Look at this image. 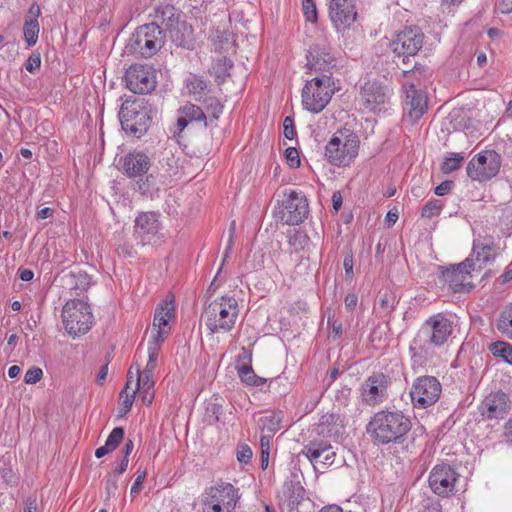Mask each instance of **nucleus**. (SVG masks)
Masks as SVG:
<instances>
[{
	"instance_id": "f257e3e1",
	"label": "nucleus",
	"mask_w": 512,
	"mask_h": 512,
	"mask_svg": "<svg viewBox=\"0 0 512 512\" xmlns=\"http://www.w3.org/2000/svg\"><path fill=\"white\" fill-rule=\"evenodd\" d=\"M410 418L401 411L383 410L374 414L367 425V433L382 445L402 443L411 430Z\"/></svg>"
},
{
	"instance_id": "f03ea898",
	"label": "nucleus",
	"mask_w": 512,
	"mask_h": 512,
	"mask_svg": "<svg viewBox=\"0 0 512 512\" xmlns=\"http://www.w3.org/2000/svg\"><path fill=\"white\" fill-rule=\"evenodd\" d=\"M239 312V305L234 297L222 296L205 306L201 321L212 334L228 333L234 328Z\"/></svg>"
},
{
	"instance_id": "7ed1b4c3",
	"label": "nucleus",
	"mask_w": 512,
	"mask_h": 512,
	"mask_svg": "<svg viewBox=\"0 0 512 512\" xmlns=\"http://www.w3.org/2000/svg\"><path fill=\"white\" fill-rule=\"evenodd\" d=\"M151 112L143 100L125 101L119 111L123 130L137 138L141 137L150 125Z\"/></svg>"
},
{
	"instance_id": "20e7f679",
	"label": "nucleus",
	"mask_w": 512,
	"mask_h": 512,
	"mask_svg": "<svg viewBox=\"0 0 512 512\" xmlns=\"http://www.w3.org/2000/svg\"><path fill=\"white\" fill-rule=\"evenodd\" d=\"M335 84L330 75L322 74L307 81L302 90V104L313 113L321 112L334 94Z\"/></svg>"
},
{
	"instance_id": "39448f33",
	"label": "nucleus",
	"mask_w": 512,
	"mask_h": 512,
	"mask_svg": "<svg viewBox=\"0 0 512 512\" xmlns=\"http://www.w3.org/2000/svg\"><path fill=\"white\" fill-rule=\"evenodd\" d=\"M62 318L67 333L72 337H77L90 330L93 315L86 302L71 299L63 307Z\"/></svg>"
},
{
	"instance_id": "423d86ee",
	"label": "nucleus",
	"mask_w": 512,
	"mask_h": 512,
	"mask_svg": "<svg viewBox=\"0 0 512 512\" xmlns=\"http://www.w3.org/2000/svg\"><path fill=\"white\" fill-rule=\"evenodd\" d=\"M359 140L354 133H336L325 148V156L335 166H347L358 154Z\"/></svg>"
},
{
	"instance_id": "0eeeda50",
	"label": "nucleus",
	"mask_w": 512,
	"mask_h": 512,
	"mask_svg": "<svg viewBox=\"0 0 512 512\" xmlns=\"http://www.w3.org/2000/svg\"><path fill=\"white\" fill-rule=\"evenodd\" d=\"M501 167L500 155L487 150L479 153L467 165V175L474 181H487L497 175Z\"/></svg>"
},
{
	"instance_id": "6e6552de",
	"label": "nucleus",
	"mask_w": 512,
	"mask_h": 512,
	"mask_svg": "<svg viewBox=\"0 0 512 512\" xmlns=\"http://www.w3.org/2000/svg\"><path fill=\"white\" fill-rule=\"evenodd\" d=\"M441 384L433 376H422L415 380L410 390L415 408L425 409L434 405L441 394Z\"/></svg>"
},
{
	"instance_id": "1a4fd4ad",
	"label": "nucleus",
	"mask_w": 512,
	"mask_h": 512,
	"mask_svg": "<svg viewBox=\"0 0 512 512\" xmlns=\"http://www.w3.org/2000/svg\"><path fill=\"white\" fill-rule=\"evenodd\" d=\"M286 196V199L283 201L278 211V216L285 224L298 225L302 223L309 214L308 200L302 192L295 190H291Z\"/></svg>"
},
{
	"instance_id": "9d476101",
	"label": "nucleus",
	"mask_w": 512,
	"mask_h": 512,
	"mask_svg": "<svg viewBox=\"0 0 512 512\" xmlns=\"http://www.w3.org/2000/svg\"><path fill=\"white\" fill-rule=\"evenodd\" d=\"M391 90L377 80H367L360 86V105L369 111H381L388 103Z\"/></svg>"
},
{
	"instance_id": "9b49d317",
	"label": "nucleus",
	"mask_w": 512,
	"mask_h": 512,
	"mask_svg": "<svg viewBox=\"0 0 512 512\" xmlns=\"http://www.w3.org/2000/svg\"><path fill=\"white\" fill-rule=\"evenodd\" d=\"M424 34L417 26H408L400 31L391 42L392 51L398 56H414L422 48Z\"/></svg>"
},
{
	"instance_id": "f8f14e48",
	"label": "nucleus",
	"mask_w": 512,
	"mask_h": 512,
	"mask_svg": "<svg viewBox=\"0 0 512 512\" xmlns=\"http://www.w3.org/2000/svg\"><path fill=\"white\" fill-rule=\"evenodd\" d=\"M125 81L133 93H150L156 87L155 70L148 65H132L125 73Z\"/></svg>"
},
{
	"instance_id": "ddd939ff",
	"label": "nucleus",
	"mask_w": 512,
	"mask_h": 512,
	"mask_svg": "<svg viewBox=\"0 0 512 512\" xmlns=\"http://www.w3.org/2000/svg\"><path fill=\"white\" fill-rule=\"evenodd\" d=\"M475 269V263L472 258H467L465 261L452 265L450 268L441 270V278L449 285V288L454 293L470 291L473 287L468 281L471 270Z\"/></svg>"
},
{
	"instance_id": "4468645a",
	"label": "nucleus",
	"mask_w": 512,
	"mask_h": 512,
	"mask_svg": "<svg viewBox=\"0 0 512 512\" xmlns=\"http://www.w3.org/2000/svg\"><path fill=\"white\" fill-rule=\"evenodd\" d=\"M423 333L428 337L429 344L443 346L453 332V322L443 313L429 317L422 326Z\"/></svg>"
},
{
	"instance_id": "2eb2a0df",
	"label": "nucleus",
	"mask_w": 512,
	"mask_h": 512,
	"mask_svg": "<svg viewBox=\"0 0 512 512\" xmlns=\"http://www.w3.org/2000/svg\"><path fill=\"white\" fill-rule=\"evenodd\" d=\"M390 379L383 373H373L362 385V399L371 406L382 403L387 397Z\"/></svg>"
},
{
	"instance_id": "dca6fc26",
	"label": "nucleus",
	"mask_w": 512,
	"mask_h": 512,
	"mask_svg": "<svg viewBox=\"0 0 512 512\" xmlns=\"http://www.w3.org/2000/svg\"><path fill=\"white\" fill-rule=\"evenodd\" d=\"M316 470L325 469L331 466L336 457L330 443L326 441H310L302 450Z\"/></svg>"
},
{
	"instance_id": "f3484780",
	"label": "nucleus",
	"mask_w": 512,
	"mask_h": 512,
	"mask_svg": "<svg viewBox=\"0 0 512 512\" xmlns=\"http://www.w3.org/2000/svg\"><path fill=\"white\" fill-rule=\"evenodd\" d=\"M329 17L338 31L349 28L357 17L353 1L331 0L329 3Z\"/></svg>"
},
{
	"instance_id": "a211bd4d",
	"label": "nucleus",
	"mask_w": 512,
	"mask_h": 512,
	"mask_svg": "<svg viewBox=\"0 0 512 512\" xmlns=\"http://www.w3.org/2000/svg\"><path fill=\"white\" fill-rule=\"evenodd\" d=\"M457 474L448 465L435 466L429 475V485L434 493L439 496H447L454 489Z\"/></svg>"
},
{
	"instance_id": "6ab92c4d",
	"label": "nucleus",
	"mask_w": 512,
	"mask_h": 512,
	"mask_svg": "<svg viewBox=\"0 0 512 512\" xmlns=\"http://www.w3.org/2000/svg\"><path fill=\"white\" fill-rule=\"evenodd\" d=\"M336 60L325 46L315 44L310 47L307 54V67L311 72L327 74L332 77L331 69L335 67Z\"/></svg>"
},
{
	"instance_id": "aec40b11",
	"label": "nucleus",
	"mask_w": 512,
	"mask_h": 512,
	"mask_svg": "<svg viewBox=\"0 0 512 512\" xmlns=\"http://www.w3.org/2000/svg\"><path fill=\"white\" fill-rule=\"evenodd\" d=\"M159 230L158 217L153 212L141 213L135 220L134 236L142 246L151 242Z\"/></svg>"
},
{
	"instance_id": "412c9836",
	"label": "nucleus",
	"mask_w": 512,
	"mask_h": 512,
	"mask_svg": "<svg viewBox=\"0 0 512 512\" xmlns=\"http://www.w3.org/2000/svg\"><path fill=\"white\" fill-rule=\"evenodd\" d=\"M405 89L406 118L411 123H415L427 110V97L421 90H417L413 84L405 87Z\"/></svg>"
},
{
	"instance_id": "4be33fe9",
	"label": "nucleus",
	"mask_w": 512,
	"mask_h": 512,
	"mask_svg": "<svg viewBox=\"0 0 512 512\" xmlns=\"http://www.w3.org/2000/svg\"><path fill=\"white\" fill-rule=\"evenodd\" d=\"M122 169L124 174L129 178H136L146 174L151 167L150 157L142 152L134 150L122 159Z\"/></svg>"
},
{
	"instance_id": "5701e85b",
	"label": "nucleus",
	"mask_w": 512,
	"mask_h": 512,
	"mask_svg": "<svg viewBox=\"0 0 512 512\" xmlns=\"http://www.w3.org/2000/svg\"><path fill=\"white\" fill-rule=\"evenodd\" d=\"M508 410L509 399L503 392L489 394L485 397L480 406L482 416L487 419L503 418Z\"/></svg>"
},
{
	"instance_id": "b1692460",
	"label": "nucleus",
	"mask_w": 512,
	"mask_h": 512,
	"mask_svg": "<svg viewBox=\"0 0 512 512\" xmlns=\"http://www.w3.org/2000/svg\"><path fill=\"white\" fill-rule=\"evenodd\" d=\"M175 317V307L173 304V300L165 299L155 309L153 326L151 329V336L154 334H158V332L163 333V339H166L169 335L170 328H168V323L171 319Z\"/></svg>"
},
{
	"instance_id": "393cba45",
	"label": "nucleus",
	"mask_w": 512,
	"mask_h": 512,
	"mask_svg": "<svg viewBox=\"0 0 512 512\" xmlns=\"http://www.w3.org/2000/svg\"><path fill=\"white\" fill-rule=\"evenodd\" d=\"M163 45L154 39H147L146 34L136 29L135 33L129 39L127 48L130 52L139 54L143 57H151L156 54Z\"/></svg>"
},
{
	"instance_id": "a878e982",
	"label": "nucleus",
	"mask_w": 512,
	"mask_h": 512,
	"mask_svg": "<svg viewBox=\"0 0 512 512\" xmlns=\"http://www.w3.org/2000/svg\"><path fill=\"white\" fill-rule=\"evenodd\" d=\"M207 495L211 497L212 502H217L224 507L226 512H231L235 508L238 500L237 490L231 484L211 487Z\"/></svg>"
},
{
	"instance_id": "bb28decb",
	"label": "nucleus",
	"mask_w": 512,
	"mask_h": 512,
	"mask_svg": "<svg viewBox=\"0 0 512 512\" xmlns=\"http://www.w3.org/2000/svg\"><path fill=\"white\" fill-rule=\"evenodd\" d=\"M169 37L178 47L190 48L193 44V29L185 21L171 22L168 28Z\"/></svg>"
},
{
	"instance_id": "cd10ccee",
	"label": "nucleus",
	"mask_w": 512,
	"mask_h": 512,
	"mask_svg": "<svg viewBox=\"0 0 512 512\" xmlns=\"http://www.w3.org/2000/svg\"><path fill=\"white\" fill-rule=\"evenodd\" d=\"M66 283L71 290H75V295L78 296L90 286V277L87 273L79 271L77 273H71Z\"/></svg>"
},
{
	"instance_id": "c85d7f7f",
	"label": "nucleus",
	"mask_w": 512,
	"mask_h": 512,
	"mask_svg": "<svg viewBox=\"0 0 512 512\" xmlns=\"http://www.w3.org/2000/svg\"><path fill=\"white\" fill-rule=\"evenodd\" d=\"M496 327L500 333L512 339V302L501 311Z\"/></svg>"
},
{
	"instance_id": "c756f323",
	"label": "nucleus",
	"mask_w": 512,
	"mask_h": 512,
	"mask_svg": "<svg viewBox=\"0 0 512 512\" xmlns=\"http://www.w3.org/2000/svg\"><path fill=\"white\" fill-rule=\"evenodd\" d=\"M241 381L247 385L259 387L266 383V379L255 374L251 365L236 366Z\"/></svg>"
},
{
	"instance_id": "7c9ffc66",
	"label": "nucleus",
	"mask_w": 512,
	"mask_h": 512,
	"mask_svg": "<svg viewBox=\"0 0 512 512\" xmlns=\"http://www.w3.org/2000/svg\"><path fill=\"white\" fill-rule=\"evenodd\" d=\"M233 63L226 56L218 58L212 67V73L215 76L218 84L223 83L226 78L230 75L229 70L232 68Z\"/></svg>"
},
{
	"instance_id": "2f4dec72",
	"label": "nucleus",
	"mask_w": 512,
	"mask_h": 512,
	"mask_svg": "<svg viewBox=\"0 0 512 512\" xmlns=\"http://www.w3.org/2000/svg\"><path fill=\"white\" fill-rule=\"evenodd\" d=\"M281 412H273L269 415L261 417L259 423L262 431H267L269 435H273L281 428Z\"/></svg>"
},
{
	"instance_id": "473e14b6",
	"label": "nucleus",
	"mask_w": 512,
	"mask_h": 512,
	"mask_svg": "<svg viewBox=\"0 0 512 512\" xmlns=\"http://www.w3.org/2000/svg\"><path fill=\"white\" fill-rule=\"evenodd\" d=\"M490 351L495 357H501L505 362L512 364V346L503 341H496L490 345Z\"/></svg>"
},
{
	"instance_id": "72a5a7b5",
	"label": "nucleus",
	"mask_w": 512,
	"mask_h": 512,
	"mask_svg": "<svg viewBox=\"0 0 512 512\" xmlns=\"http://www.w3.org/2000/svg\"><path fill=\"white\" fill-rule=\"evenodd\" d=\"M181 114L185 115L190 122L200 121L203 122L204 126H207L206 116L203 110L194 104H186L181 109Z\"/></svg>"
},
{
	"instance_id": "f704fd0d",
	"label": "nucleus",
	"mask_w": 512,
	"mask_h": 512,
	"mask_svg": "<svg viewBox=\"0 0 512 512\" xmlns=\"http://www.w3.org/2000/svg\"><path fill=\"white\" fill-rule=\"evenodd\" d=\"M164 341L162 332L151 336V339L148 341V361L158 362L160 348Z\"/></svg>"
},
{
	"instance_id": "c9c22d12",
	"label": "nucleus",
	"mask_w": 512,
	"mask_h": 512,
	"mask_svg": "<svg viewBox=\"0 0 512 512\" xmlns=\"http://www.w3.org/2000/svg\"><path fill=\"white\" fill-rule=\"evenodd\" d=\"M137 29L140 32H143V34H146L147 39H154L156 42H160L161 45L164 44L163 31L156 23L145 24Z\"/></svg>"
},
{
	"instance_id": "e433bc0d",
	"label": "nucleus",
	"mask_w": 512,
	"mask_h": 512,
	"mask_svg": "<svg viewBox=\"0 0 512 512\" xmlns=\"http://www.w3.org/2000/svg\"><path fill=\"white\" fill-rule=\"evenodd\" d=\"M23 33L28 46L35 45L38 40L39 23L33 22V20H25Z\"/></svg>"
},
{
	"instance_id": "4c0bfd02",
	"label": "nucleus",
	"mask_w": 512,
	"mask_h": 512,
	"mask_svg": "<svg viewBox=\"0 0 512 512\" xmlns=\"http://www.w3.org/2000/svg\"><path fill=\"white\" fill-rule=\"evenodd\" d=\"M136 384L135 389L153 390L154 380L153 374H146L140 370V366L136 365L135 368Z\"/></svg>"
},
{
	"instance_id": "58836bf2",
	"label": "nucleus",
	"mask_w": 512,
	"mask_h": 512,
	"mask_svg": "<svg viewBox=\"0 0 512 512\" xmlns=\"http://www.w3.org/2000/svg\"><path fill=\"white\" fill-rule=\"evenodd\" d=\"M464 161V156L460 153H450L444 159L442 165V171L444 173H450L458 168H460L462 162Z\"/></svg>"
},
{
	"instance_id": "ea45409f",
	"label": "nucleus",
	"mask_w": 512,
	"mask_h": 512,
	"mask_svg": "<svg viewBox=\"0 0 512 512\" xmlns=\"http://www.w3.org/2000/svg\"><path fill=\"white\" fill-rule=\"evenodd\" d=\"M308 243V236L300 231H296L289 236V245L293 247L296 252L304 250Z\"/></svg>"
},
{
	"instance_id": "a19ab883",
	"label": "nucleus",
	"mask_w": 512,
	"mask_h": 512,
	"mask_svg": "<svg viewBox=\"0 0 512 512\" xmlns=\"http://www.w3.org/2000/svg\"><path fill=\"white\" fill-rule=\"evenodd\" d=\"M443 208V204L440 200H432L424 205L421 211V216L424 218L431 219L434 216L439 215Z\"/></svg>"
},
{
	"instance_id": "79ce46f5",
	"label": "nucleus",
	"mask_w": 512,
	"mask_h": 512,
	"mask_svg": "<svg viewBox=\"0 0 512 512\" xmlns=\"http://www.w3.org/2000/svg\"><path fill=\"white\" fill-rule=\"evenodd\" d=\"M124 437V430L121 427H116L112 430L110 435L108 436L105 445L111 451L115 450L117 446L121 443Z\"/></svg>"
},
{
	"instance_id": "37998d69",
	"label": "nucleus",
	"mask_w": 512,
	"mask_h": 512,
	"mask_svg": "<svg viewBox=\"0 0 512 512\" xmlns=\"http://www.w3.org/2000/svg\"><path fill=\"white\" fill-rule=\"evenodd\" d=\"M187 89L190 94L200 95L206 89V83L197 76H191L187 79Z\"/></svg>"
},
{
	"instance_id": "c03bdc74",
	"label": "nucleus",
	"mask_w": 512,
	"mask_h": 512,
	"mask_svg": "<svg viewBox=\"0 0 512 512\" xmlns=\"http://www.w3.org/2000/svg\"><path fill=\"white\" fill-rule=\"evenodd\" d=\"M135 394L136 389H131V391H129L128 386H125L124 389L121 391L120 398L122 399L121 405L124 413L128 412L132 407Z\"/></svg>"
},
{
	"instance_id": "a18cd8bd",
	"label": "nucleus",
	"mask_w": 512,
	"mask_h": 512,
	"mask_svg": "<svg viewBox=\"0 0 512 512\" xmlns=\"http://www.w3.org/2000/svg\"><path fill=\"white\" fill-rule=\"evenodd\" d=\"M218 40H214V49L219 53H228L229 51H234V42L230 41V39L224 35L217 36Z\"/></svg>"
},
{
	"instance_id": "49530a36",
	"label": "nucleus",
	"mask_w": 512,
	"mask_h": 512,
	"mask_svg": "<svg viewBox=\"0 0 512 512\" xmlns=\"http://www.w3.org/2000/svg\"><path fill=\"white\" fill-rule=\"evenodd\" d=\"M337 420H338V416L335 414L323 415L318 424V433L319 434L331 433V429H328V428L326 429V427L336 424Z\"/></svg>"
},
{
	"instance_id": "de8ad7c7",
	"label": "nucleus",
	"mask_w": 512,
	"mask_h": 512,
	"mask_svg": "<svg viewBox=\"0 0 512 512\" xmlns=\"http://www.w3.org/2000/svg\"><path fill=\"white\" fill-rule=\"evenodd\" d=\"M302 7L306 20L310 22H316L317 9L313 0H303Z\"/></svg>"
},
{
	"instance_id": "09e8293b",
	"label": "nucleus",
	"mask_w": 512,
	"mask_h": 512,
	"mask_svg": "<svg viewBox=\"0 0 512 512\" xmlns=\"http://www.w3.org/2000/svg\"><path fill=\"white\" fill-rule=\"evenodd\" d=\"M205 103L207 105L208 111L211 112L212 117L214 119H218L219 115L223 111V105L221 104V102L214 97H209L205 100Z\"/></svg>"
},
{
	"instance_id": "8fccbe9b",
	"label": "nucleus",
	"mask_w": 512,
	"mask_h": 512,
	"mask_svg": "<svg viewBox=\"0 0 512 512\" xmlns=\"http://www.w3.org/2000/svg\"><path fill=\"white\" fill-rule=\"evenodd\" d=\"M42 376V369L38 367H32L25 373L24 382L26 384H35L41 380Z\"/></svg>"
},
{
	"instance_id": "3c124183",
	"label": "nucleus",
	"mask_w": 512,
	"mask_h": 512,
	"mask_svg": "<svg viewBox=\"0 0 512 512\" xmlns=\"http://www.w3.org/2000/svg\"><path fill=\"white\" fill-rule=\"evenodd\" d=\"M285 155H286L287 163L289 164L290 167H292V168L299 167L300 158H299V153H298L297 149L292 148V147L287 148L285 151Z\"/></svg>"
},
{
	"instance_id": "603ef678",
	"label": "nucleus",
	"mask_w": 512,
	"mask_h": 512,
	"mask_svg": "<svg viewBox=\"0 0 512 512\" xmlns=\"http://www.w3.org/2000/svg\"><path fill=\"white\" fill-rule=\"evenodd\" d=\"M252 450L248 445H240L237 450V459L241 463H248L252 458Z\"/></svg>"
},
{
	"instance_id": "864d4df0",
	"label": "nucleus",
	"mask_w": 512,
	"mask_h": 512,
	"mask_svg": "<svg viewBox=\"0 0 512 512\" xmlns=\"http://www.w3.org/2000/svg\"><path fill=\"white\" fill-rule=\"evenodd\" d=\"M117 483H118V475H116V473H112V474L108 475L107 480H106V486H105L106 493L108 496L115 495V492L118 489Z\"/></svg>"
},
{
	"instance_id": "5fc2aeb1",
	"label": "nucleus",
	"mask_w": 512,
	"mask_h": 512,
	"mask_svg": "<svg viewBox=\"0 0 512 512\" xmlns=\"http://www.w3.org/2000/svg\"><path fill=\"white\" fill-rule=\"evenodd\" d=\"M41 65V58L38 54H32L25 63V68L30 73L36 72Z\"/></svg>"
},
{
	"instance_id": "6e6d98bb",
	"label": "nucleus",
	"mask_w": 512,
	"mask_h": 512,
	"mask_svg": "<svg viewBox=\"0 0 512 512\" xmlns=\"http://www.w3.org/2000/svg\"><path fill=\"white\" fill-rule=\"evenodd\" d=\"M283 126H284V136L287 139L292 140L296 136V130L293 125V120L291 119V117H286L284 119Z\"/></svg>"
},
{
	"instance_id": "4d7b16f0",
	"label": "nucleus",
	"mask_w": 512,
	"mask_h": 512,
	"mask_svg": "<svg viewBox=\"0 0 512 512\" xmlns=\"http://www.w3.org/2000/svg\"><path fill=\"white\" fill-rule=\"evenodd\" d=\"M146 478V472L145 471H138L136 479L131 487V494L136 495L140 492L141 486Z\"/></svg>"
},
{
	"instance_id": "13d9d810",
	"label": "nucleus",
	"mask_w": 512,
	"mask_h": 512,
	"mask_svg": "<svg viewBox=\"0 0 512 512\" xmlns=\"http://www.w3.org/2000/svg\"><path fill=\"white\" fill-rule=\"evenodd\" d=\"M204 505L207 507L206 512H226V509L222 507L217 502H212L211 497L207 495V497L203 501Z\"/></svg>"
},
{
	"instance_id": "bf43d9fd",
	"label": "nucleus",
	"mask_w": 512,
	"mask_h": 512,
	"mask_svg": "<svg viewBox=\"0 0 512 512\" xmlns=\"http://www.w3.org/2000/svg\"><path fill=\"white\" fill-rule=\"evenodd\" d=\"M251 361H252L251 351L246 348H242V352L237 357V366L238 365H251Z\"/></svg>"
},
{
	"instance_id": "052dcab7",
	"label": "nucleus",
	"mask_w": 512,
	"mask_h": 512,
	"mask_svg": "<svg viewBox=\"0 0 512 512\" xmlns=\"http://www.w3.org/2000/svg\"><path fill=\"white\" fill-rule=\"evenodd\" d=\"M40 14V6L37 3H33L28 10V14L25 20H33V22H38V17Z\"/></svg>"
},
{
	"instance_id": "680f3d73",
	"label": "nucleus",
	"mask_w": 512,
	"mask_h": 512,
	"mask_svg": "<svg viewBox=\"0 0 512 512\" xmlns=\"http://www.w3.org/2000/svg\"><path fill=\"white\" fill-rule=\"evenodd\" d=\"M503 438L506 443L512 446V417L505 423L503 427Z\"/></svg>"
},
{
	"instance_id": "e2e57ef3",
	"label": "nucleus",
	"mask_w": 512,
	"mask_h": 512,
	"mask_svg": "<svg viewBox=\"0 0 512 512\" xmlns=\"http://www.w3.org/2000/svg\"><path fill=\"white\" fill-rule=\"evenodd\" d=\"M452 181H443L440 185L435 188V194L438 196L446 195L452 188Z\"/></svg>"
},
{
	"instance_id": "0e129e2a",
	"label": "nucleus",
	"mask_w": 512,
	"mask_h": 512,
	"mask_svg": "<svg viewBox=\"0 0 512 512\" xmlns=\"http://www.w3.org/2000/svg\"><path fill=\"white\" fill-rule=\"evenodd\" d=\"M139 392V396L141 397L142 401L149 405L152 403V400L154 398V390H143V389H136V392Z\"/></svg>"
},
{
	"instance_id": "69168bd1",
	"label": "nucleus",
	"mask_w": 512,
	"mask_h": 512,
	"mask_svg": "<svg viewBox=\"0 0 512 512\" xmlns=\"http://www.w3.org/2000/svg\"><path fill=\"white\" fill-rule=\"evenodd\" d=\"M498 9L504 14L512 12V0H501L498 4Z\"/></svg>"
},
{
	"instance_id": "338daca9",
	"label": "nucleus",
	"mask_w": 512,
	"mask_h": 512,
	"mask_svg": "<svg viewBox=\"0 0 512 512\" xmlns=\"http://www.w3.org/2000/svg\"><path fill=\"white\" fill-rule=\"evenodd\" d=\"M37 510V502L35 497H28L25 500V508L24 512H36Z\"/></svg>"
},
{
	"instance_id": "774afa93",
	"label": "nucleus",
	"mask_w": 512,
	"mask_h": 512,
	"mask_svg": "<svg viewBox=\"0 0 512 512\" xmlns=\"http://www.w3.org/2000/svg\"><path fill=\"white\" fill-rule=\"evenodd\" d=\"M345 306L348 308V309H353L356 305H357V302H358V297L356 294H348L346 297H345Z\"/></svg>"
}]
</instances>
